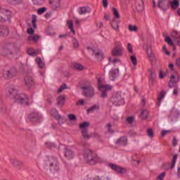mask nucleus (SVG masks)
<instances>
[{"label": "nucleus", "instance_id": "aec40b11", "mask_svg": "<svg viewBox=\"0 0 180 180\" xmlns=\"http://www.w3.org/2000/svg\"><path fill=\"white\" fill-rule=\"evenodd\" d=\"M163 37H165V41L169 44V46H171L172 47H175V44H174V41L171 39V37H168V34L167 32L162 33Z\"/></svg>", "mask_w": 180, "mask_h": 180}, {"label": "nucleus", "instance_id": "6e6552de", "mask_svg": "<svg viewBox=\"0 0 180 180\" xmlns=\"http://www.w3.org/2000/svg\"><path fill=\"white\" fill-rule=\"evenodd\" d=\"M87 50L88 51H91L93 56H95L96 58L99 61H102V60H103V52H102V51L94 49L91 46H88Z\"/></svg>", "mask_w": 180, "mask_h": 180}, {"label": "nucleus", "instance_id": "ddd939ff", "mask_svg": "<svg viewBox=\"0 0 180 180\" xmlns=\"http://www.w3.org/2000/svg\"><path fill=\"white\" fill-rule=\"evenodd\" d=\"M64 155L66 160H72L75 154L71 149L65 148L64 149Z\"/></svg>", "mask_w": 180, "mask_h": 180}, {"label": "nucleus", "instance_id": "9d476101", "mask_svg": "<svg viewBox=\"0 0 180 180\" xmlns=\"http://www.w3.org/2000/svg\"><path fill=\"white\" fill-rule=\"evenodd\" d=\"M108 167L112 169V171H115V172H117L118 174H124L126 173V169L124 167H120L119 165L116 164L110 163L108 165Z\"/></svg>", "mask_w": 180, "mask_h": 180}, {"label": "nucleus", "instance_id": "39448f33", "mask_svg": "<svg viewBox=\"0 0 180 180\" xmlns=\"http://www.w3.org/2000/svg\"><path fill=\"white\" fill-rule=\"evenodd\" d=\"M18 74V70L15 68H11L8 70L3 71V77L5 79H11L16 76Z\"/></svg>", "mask_w": 180, "mask_h": 180}, {"label": "nucleus", "instance_id": "a878e982", "mask_svg": "<svg viewBox=\"0 0 180 180\" xmlns=\"http://www.w3.org/2000/svg\"><path fill=\"white\" fill-rule=\"evenodd\" d=\"M60 0H53L51 1H49V4H51L52 9L56 10V9H58V8H60Z\"/></svg>", "mask_w": 180, "mask_h": 180}, {"label": "nucleus", "instance_id": "58836bf2", "mask_svg": "<svg viewBox=\"0 0 180 180\" xmlns=\"http://www.w3.org/2000/svg\"><path fill=\"white\" fill-rule=\"evenodd\" d=\"M73 67L75 70H78L79 71L84 70V66L79 63H74Z\"/></svg>", "mask_w": 180, "mask_h": 180}, {"label": "nucleus", "instance_id": "423d86ee", "mask_svg": "<svg viewBox=\"0 0 180 180\" xmlns=\"http://www.w3.org/2000/svg\"><path fill=\"white\" fill-rule=\"evenodd\" d=\"M15 102L18 103H20L21 105H26L29 106L30 104L29 103V96L25 94H20L15 98Z\"/></svg>", "mask_w": 180, "mask_h": 180}, {"label": "nucleus", "instance_id": "1a4fd4ad", "mask_svg": "<svg viewBox=\"0 0 180 180\" xmlns=\"http://www.w3.org/2000/svg\"><path fill=\"white\" fill-rule=\"evenodd\" d=\"M158 7L160 11L167 12L169 8V1H168V0H158Z\"/></svg>", "mask_w": 180, "mask_h": 180}, {"label": "nucleus", "instance_id": "13d9d810", "mask_svg": "<svg viewBox=\"0 0 180 180\" xmlns=\"http://www.w3.org/2000/svg\"><path fill=\"white\" fill-rule=\"evenodd\" d=\"M169 133H171V130H162L161 131V136L162 137H165V136H167Z\"/></svg>", "mask_w": 180, "mask_h": 180}, {"label": "nucleus", "instance_id": "72a5a7b5", "mask_svg": "<svg viewBox=\"0 0 180 180\" xmlns=\"http://www.w3.org/2000/svg\"><path fill=\"white\" fill-rule=\"evenodd\" d=\"M67 23L69 29L71 30V32L75 34V30H74V22L72 20H68Z\"/></svg>", "mask_w": 180, "mask_h": 180}, {"label": "nucleus", "instance_id": "a18cd8bd", "mask_svg": "<svg viewBox=\"0 0 180 180\" xmlns=\"http://www.w3.org/2000/svg\"><path fill=\"white\" fill-rule=\"evenodd\" d=\"M146 132L148 137H150V139H153V137H154V132L153 131V129L149 128L146 129Z\"/></svg>", "mask_w": 180, "mask_h": 180}, {"label": "nucleus", "instance_id": "2eb2a0df", "mask_svg": "<svg viewBox=\"0 0 180 180\" xmlns=\"http://www.w3.org/2000/svg\"><path fill=\"white\" fill-rule=\"evenodd\" d=\"M25 84L27 88H32L34 86V81L33 80V77L32 76H27L25 77Z\"/></svg>", "mask_w": 180, "mask_h": 180}, {"label": "nucleus", "instance_id": "4d7b16f0", "mask_svg": "<svg viewBox=\"0 0 180 180\" xmlns=\"http://www.w3.org/2000/svg\"><path fill=\"white\" fill-rule=\"evenodd\" d=\"M127 50L130 54H133V46H131V44L129 43L127 45Z\"/></svg>", "mask_w": 180, "mask_h": 180}, {"label": "nucleus", "instance_id": "49530a36", "mask_svg": "<svg viewBox=\"0 0 180 180\" xmlns=\"http://www.w3.org/2000/svg\"><path fill=\"white\" fill-rule=\"evenodd\" d=\"M164 96H165V91H161L160 93V94L158 96V101L159 102H161V101H162V98H164Z\"/></svg>", "mask_w": 180, "mask_h": 180}, {"label": "nucleus", "instance_id": "bf43d9fd", "mask_svg": "<svg viewBox=\"0 0 180 180\" xmlns=\"http://www.w3.org/2000/svg\"><path fill=\"white\" fill-rule=\"evenodd\" d=\"M96 109V105H94L89 108L87 109V113H91V112H94Z\"/></svg>", "mask_w": 180, "mask_h": 180}, {"label": "nucleus", "instance_id": "393cba45", "mask_svg": "<svg viewBox=\"0 0 180 180\" xmlns=\"http://www.w3.org/2000/svg\"><path fill=\"white\" fill-rule=\"evenodd\" d=\"M79 15H85L86 13H91V8L80 7L79 10Z\"/></svg>", "mask_w": 180, "mask_h": 180}, {"label": "nucleus", "instance_id": "412c9836", "mask_svg": "<svg viewBox=\"0 0 180 180\" xmlns=\"http://www.w3.org/2000/svg\"><path fill=\"white\" fill-rule=\"evenodd\" d=\"M91 86V82L89 80H83L80 83V89L82 90L87 89L88 88H90Z\"/></svg>", "mask_w": 180, "mask_h": 180}, {"label": "nucleus", "instance_id": "20e7f679", "mask_svg": "<svg viewBox=\"0 0 180 180\" xmlns=\"http://www.w3.org/2000/svg\"><path fill=\"white\" fill-rule=\"evenodd\" d=\"M16 51V47L13 44H6L3 46L1 54L3 56H12Z\"/></svg>", "mask_w": 180, "mask_h": 180}, {"label": "nucleus", "instance_id": "338daca9", "mask_svg": "<svg viewBox=\"0 0 180 180\" xmlns=\"http://www.w3.org/2000/svg\"><path fill=\"white\" fill-rule=\"evenodd\" d=\"M108 5H109V2H108V0H103V8H108Z\"/></svg>", "mask_w": 180, "mask_h": 180}, {"label": "nucleus", "instance_id": "5fc2aeb1", "mask_svg": "<svg viewBox=\"0 0 180 180\" xmlns=\"http://www.w3.org/2000/svg\"><path fill=\"white\" fill-rule=\"evenodd\" d=\"M46 11H47L46 7H42V8H40L38 9L37 13H38V15H41V14L44 13V12H46Z\"/></svg>", "mask_w": 180, "mask_h": 180}, {"label": "nucleus", "instance_id": "f3484780", "mask_svg": "<svg viewBox=\"0 0 180 180\" xmlns=\"http://www.w3.org/2000/svg\"><path fill=\"white\" fill-rule=\"evenodd\" d=\"M115 144H117L118 146H123L124 147H126L127 146V136H124L120 137L115 142Z\"/></svg>", "mask_w": 180, "mask_h": 180}, {"label": "nucleus", "instance_id": "b1692460", "mask_svg": "<svg viewBox=\"0 0 180 180\" xmlns=\"http://www.w3.org/2000/svg\"><path fill=\"white\" fill-rule=\"evenodd\" d=\"M110 25L113 29V30H115V32H119V21L116 20L115 18H114L112 22H110Z\"/></svg>", "mask_w": 180, "mask_h": 180}, {"label": "nucleus", "instance_id": "f257e3e1", "mask_svg": "<svg viewBox=\"0 0 180 180\" xmlns=\"http://www.w3.org/2000/svg\"><path fill=\"white\" fill-rule=\"evenodd\" d=\"M46 165L50 167V171L53 174H57L60 171V162L58 160L54 157H50L46 160H45Z\"/></svg>", "mask_w": 180, "mask_h": 180}, {"label": "nucleus", "instance_id": "6e6d98bb", "mask_svg": "<svg viewBox=\"0 0 180 180\" xmlns=\"http://www.w3.org/2000/svg\"><path fill=\"white\" fill-rule=\"evenodd\" d=\"M129 32H137V26L136 25H129Z\"/></svg>", "mask_w": 180, "mask_h": 180}, {"label": "nucleus", "instance_id": "f8f14e48", "mask_svg": "<svg viewBox=\"0 0 180 180\" xmlns=\"http://www.w3.org/2000/svg\"><path fill=\"white\" fill-rule=\"evenodd\" d=\"M112 54L114 57H120L123 55V48L115 46L112 49Z\"/></svg>", "mask_w": 180, "mask_h": 180}, {"label": "nucleus", "instance_id": "0e129e2a", "mask_svg": "<svg viewBox=\"0 0 180 180\" xmlns=\"http://www.w3.org/2000/svg\"><path fill=\"white\" fill-rule=\"evenodd\" d=\"M85 104V101L84 99L79 100L78 103H76L77 105H81L82 106H84Z\"/></svg>", "mask_w": 180, "mask_h": 180}, {"label": "nucleus", "instance_id": "052dcab7", "mask_svg": "<svg viewBox=\"0 0 180 180\" xmlns=\"http://www.w3.org/2000/svg\"><path fill=\"white\" fill-rule=\"evenodd\" d=\"M172 144L173 147H176V146L178 145V139H176V137L173 138Z\"/></svg>", "mask_w": 180, "mask_h": 180}, {"label": "nucleus", "instance_id": "bb28decb", "mask_svg": "<svg viewBox=\"0 0 180 180\" xmlns=\"http://www.w3.org/2000/svg\"><path fill=\"white\" fill-rule=\"evenodd\" d=\"M149 81L153 84L155 79V71L153 68L149 69Z\"/></svg>", "mask_w": 180, "mask_h": 180}, {"label": "nucleus", "instance_id": "603ef678", "mask_svg": "<svg viewBox=\"0 0 180 180\" xmlns=\"http://www.w3.org/2000/svg\"><path fill=\"white\" fill-rule=\"evenodd\" d=\"M53 100V96L49 95L46 99V101L48 102L49 105H51Z\"/></svg>", "mask_w": 180, "mask_h": 180}, {"label": "nucleus", "instance_id": "e2e57ef3", "mask_svg": "<svg viewBox=\"0 0 180 180\" xmlns=\"http://www.w3.org/2000/svg\"><path fill=\"white\" fill-rule=\"evenodd\" d=\"M127 122L128 123H133V122H134V117H128L127 118Z\"/></svg>", "mask_w": 180, "mask_h": 180}, {"label": "nucleus", "instance_id": "37998d69", "mask_svg": "<svg viewBox=\"0 0 180 180\" xmlns=\"http://www.w3.org/2000/svg\"><path fill=\"white\" fill-rule=\"evenodd\" d=\"M130 60L131 63L134 64V65H137V58L136 57V55L131 56Z\"/></svg>", "mask_w": 180, "mask_h": 180}, {"label": "nucleus", "instance_id": "680f3d73", "mask_svg": "<svg viewBox=\"0 0 180 180\" xmlns=\"http://www.w3.org/2000/svg\"><path fill=\"white\" fill-rule=\"evenodd\" d=\"M74 47H78L79 46V43L78 42L77 39H73L72 40Z\"/></svg>", "mask_w": 180, "mask_h": 180}, {"label": "nucleus", "instance_id": "7c9ffc66", "mask_svg": "<svg viewBox=\"0 0 180 180\" xmlns=\"http://www.w3.org/2000/svg\"><path fill=\"white\" fill-rule=\"evenodd\" d=\"M176 81H175V75H172V76L170 77V80L169 82V88H174V84H176Z\"/></svg>", "mask_w": 180, "mask_h": 180}, {"label": "nucleus", "instance_id": "2f4dec72", "mask_svg": "<svg viewBox=\"0 0 180 180\" xmlns=\"http://www.w3.org/2000/svg\"><path fill=\"white\" fill-rule=\"evenodd\" d=\"M139 116L143 120L147 119L148 117V110H143Z\"/></svg>", "mask_w": 180, "mask_h": 180}, {"label": "nucleus", "instance_id": "69168bd1", "mask_svg": "<svg viewBox=\"0 0 180 180\" xmlns=\"http://www.w3.org/2000/svg\"><path fill=\"white\" fill-rule=\"evenodd\" d=\"M27 33H28V34H33V33H34V30H33L32 27H30L27 29Z\"/></svg>", "mask_w": 180, "mask_h": 180}, {"label": "nucleus", "instance_id": "4c0bfd02", "mask_svg": "<svg viewBox=\"0 0 180 180\" xmlns=\"http://www.w3.org/2000/svg\"><path fill=\"white\" fill-rule=\"evenodd\" d=\"M32 26H33V27H34V29H37V25H36V21L37 20V16L36 15L33 14L32 15Z\"/></svg>", "mask_w": 180, "mask_h": 180}, {"label": "nucleus", "instance_id": "f704fd0d", "mask_svg": "<svg viewBox=\"0 0 180 180\" xmlns=\"http://www.w3.org/2000/svg\"><path fill=\"white\" fill-rule=\"evenodd\" d=\"M172 37L174 39V40H178L180 39V33L178 31L173 30L172 32Z\"/></svg>", "mask_w": 180, "mask_h": 180}, {"label": "nucleus", "instance_id": "ea45409f", "mask_svg": "<svg viewBox=\"0 0 180 180\" xmlns=\"http://www.w3.org/2000/svg\"><path fill=\"white\" fill-rule=\"evenodd\" d=\"M10 5H19L21 0H6Z\"/></svg>", "mask_w": 180, "mask_h": 180}, {"label": "nucleus", "instance_id": "09e8293b", "mask_svg": "<svg viewBox=\"0 0 180 180\" xmlns=\"http://www.w3.org/2000/svg\"><path fill=\"white\" fill-rule=\"evenodd\" d=\"M34 5H43L44 0H32Z\"/></svg>", "mask_w": 180, "mask_h": 180}, {"label": "nucleus", "instance_id": "dca6fc26", "mask_svg": "<svg viewBox=\"0 0 180 180\" xmlns=\"http://www.w3.org/2000/svg\"><path fill=\"white\" fill-rule=\"evenodd\" d=\"M109 77L111 81H115L119 77V69H112L109 72Z\"/></svg>", "mask_w": 180, "mask_h": 180}, {"label": "nucleus", "instance_id": "774afa93", "mask_svg": "<svg viewBox=\"0 0 180 180\" xmlns=\"http://www.w3.org/2000/svg\"><path fill=\"white\" fill-rule=\"evenodd\" d=\"M174 65L173 63H170L169 65V68L170 69L171 72H175V70L174 69Z\"/></svg>", "mask_w": 180, "mask_h": 180}, {"label": "nucleus", "instance_id": "5701e85b", "mask_svg": "<svg viewBox=\"0 0 180 180\" xmlns=\"http://www.w3.org/2000/svg\"><path fill=\"white\" fill-rule=\"evenodd\" d=\"M146 54L150 61H153V60H154V53H153V49H151L150 46H147Z\"/></svg>", "mask_w": 180, "mask_h": 180}, {"label": "nucleus", "instance_id": "f03ea898", "mask_svg": "<svg viewBox=\"0 0 180 180\" xmlns=\"http://www.w3.org/2000/svg\"><path fill=\"white\" fill-rule=\"evenodd\" d=\"M84 157L89 165H95L98 161V155L91 149L84 150Z\"/></svg>", "mask_w": 180, "mask_h": 180}, {"label": "nucleus", "instance_id": "864d4df0", "mask_svg": "<svg viewBox=\"0 0 180 180\" xmlns=\"http://www.w3.org/2000/svg\"><path fill=\"white\" fill-rule=\"evenodd\" d=\"M68 86L65 84H63V86H60V87L58 89V92L60 94L64 91V89H67Z\"/></svg>", "mask_w": 180, "mask_h": 180}, {"label": "nucleus", "instance_id": "4be33fe9", "mask_svg": "<svg viewBox=\"0 0 180 180\" xmlns=\"http://www.w3.org/2000/svg\"><path fill=\"white\" fill-rule=\"evenodd\" d=\"M1 36H8L9 34V29L5 25L0 26Z\"/></svg>", "mask_w": 180, "mask_h": 180}, {"label": "nucleus", "instance_id": "c03bdc74", "mask_svg": "<svg viewBox=\"0 0 180 180\" xmlns=\"http://www.w3.org/2000/svg\"><path fill=\"white\" fill-rule=\"evenodd\" d=\"M165 175H167V173L165 172H163L158 176L156 179L157 180H164V179L165 178Z\"/></svg>", "mask_w": 180, "mask_h": 180}, {"label": "nucleus", "instance_id": "7ed1b4c3", "mask_svg": "<svg viewBox=\"0 0 180 180\" xmlns=\"http://www.w3.org/2000/svg\"><path fill=\"white\" fill-rule=\"evenodd\" d=\"M90 124L88 122H84L79 124V129L82 130V136L84 140H89L91 137V134H89V131L88 130L87 127H89Z\"/></svg>", "mask_w": 180, "mask_h": 180}, {"label": "nucleus", "instance_id": "de8ad7c7", "mask_svg": "<svg viewBox=\"0 0 180 180\" xmlns=\"http://www.w3.org/2000/svg\"><path fill=\"white\" fill-rule=\"evenodd\" d=\"M68 117L70 120H71V122H74V121L77 120V115H75L74 114H69L68 115Z\"/></svg>", "mask_w": 180, "mask_h": 180}, {"label": "nucleus", "instance_id": "79ce46f5", "mask_svg": "<svg viewBox=\"0 0 180 180\" xmlns=\"http://www.w3.org/2000/svg\"><path fill=\"white\" fill-rule=\"evenodd\" d=\"M45 146L48 148H54L56 147V143L53 142H45Z\"/></svg>", "mask_w": 180, "mask_h": 180}, {"label": "nucleus", "instance_id": "473e14b6", "mask_svg": "<svg viewBox=\"0 0 180 180\" xmlns=\"http://www.w3.org/2000/svg\"><path fill=\"white\" fill-rule=\"evenodd\" d=\"M178 158V155L175 154L173 156V158L172 160V164L170 165V169H174L175 168V164H176V160Z\"/></svg>", "mask_w": 180, "mask_h": 180}, {"label": "nucleus", "instance_id": "c85d7f7f", "mask_svg": "<svg viewBox=\"0 0 180 180\" xmlns=\"http://www.w3.org/2000/svg\"><path fill=\"white\" fill-rule=\"evenodd\" d=\"M170 6L172 9H178V8L179 7V1L173 0L170 1Z\"/></svg>", "mask_w": 180, "mask_h": 180}, {"label": "nucleus", "instance_id": "cd10ccee", "mask_svg": "<svg viewBox=\"0 0 180 180\" xmlns=\"http://www.w3.org/2000/svg\"><path fill=\"white\" fill-rule=\"evenodd\" d=\"M56 101L57 105H58V106H63L64 103H65V97H64V96H60L58 97Z\"/></svg>", "mask_w": 180, "mask_h": 180}, {"label": "nucleus", "instance_id": "c9c22d12", "mask_svg": "<svg viewBox=\"0 0 180 180\" xmlns=\"http://www.w3.org/2000/svg\"><path fill=\"white\" fill-rule=\"evenodd\" d=\"M112 15L115 19L120 18V14H119V11L115 7L112 8Z\"/></svg>", "mask_w": 180, "mask_h": 180}, {"label": "nucleus", "instance_id": "9b49d317", "mask_svg": "<svg viewBox=\"0 0 180 180\" xmlns=\"http://www.w3.org/2000/svg\"><path fill=\"white\" fill-rule=\"evenodd\" d=\"M82 95L86 96V98H94L95 96V89H94V87L92 86H90L86 89H84L82 91Z\"/></svg>", "mask_w": 180, "mask_h": 180}, {"label": "nucleus", "instance_id": "a19ab883", "mask_svg": "<svg viewBox=\"0 0 180 180\" xmlns=\"http://www.w3.org/2000/svg\"><path fill=\"white\" fill-rule=\"evenodd\" d=\"M27 54L29 56H32V57H36V56H37V53H36V51H34V49H29L27 50Z\"/></svg>", "mask_w": 180, "mask_h": 180}, {"label": "nucleus", "instance_id": "0eeeda50", "mask_svg": "<svg viewBox=\"0 0 180 180\" xmlns=\"http://www.w3.org/2000/svg\"><path fill=\"white\" fill-rule=\"evenodd\" d=\"M7 91L8 96L12 98V99H16L18 98V89H16V87L13 85V84H9L7 87Z\"/></svg>", "mask_w": 180, "mask_h": 180}, {"label": "nucleus", "instance_id": "e433bc0d", "mask_svg": "<svg viewBox=\"0 0 180 180\" xmlns=\"http://www.w3.org/2000/svg\"><path fill=\"white\" fill-rule=\"evenodd\" d=\"M35 61L37 64H38L39 68H44V63H43V60H41V58H37L35 59Z\"/></svg>", "mask_w": 180, "mask_h": 180}, {"label": "nucleus", "instance_id": "6ab92c4d", "mask_svg": "<svg viewBox=\"0 0 180 180\" xmlns=\"http://www.w3.org/2000/svg\"><path fill=\"white\" fill-rule=\"evenodd\" d=\"M136 8L137 12L139 13H141V12L144 11V3L143 2V0H138L136 1Z\"/></svg>", "mask_w": 180, "mask_h": 180}, {"label": "nucleus", "instance_id": "c756f323", "mask_svg": "<svg viewBox=\"0 0 180 180\" xmlns=\"http://www.w3.org/2000/svg\"><path fill=\"white\" fill-rule=\"evenodd\" d=\"M98 89H103V91H105L106 92H108V91L112 90V86L108 84L99 85Z\"/></svg>", "mask_w": 180, "mask_h": 180}, {"label": "nucleus", "instance_id": "3c124183", "mask_svg": "<svg viewBox=\"0 0 180 180\" xmlns=\"http://www.w3.org/2000/svg\"><path fill=\"white\" fill-rule=\"evenodd\" d=\"M98 90L101 92V98H106L108 96V91L102 89H98Z\"/></svg>", "mask_w": 180, "mask_h": 180}, {"label": "nucleus", "instance_id": "4468645a", "mask_svg": "<svg viewBox=\"0 0 180 180\" xmlns=\"http://www.w3.org/2000/svg\"><path fill=\"white\" fill-rule=\"evenodd\" d=\"M28 119H30L31 122H40L41 115H39V112H32L29 115Z\"/></svg>", "mask_w": 180, "mask_h": 180}, {"label": "nucleus", "instance_id": "a211bd4d", "mask_svg": "<svg viewBox=\"0 0 180 180\" xmlns=\"http://www.w3.org/2000/svg\"><path fill=\"white\" fill-rule=\"evenodd\" d=\"M11 162L12 165H13V167H15V168H17V169H19V170H20L22 169V167L25 165V163H23L22 161L18 160L12 159L11 160Z\"/></svg>", "mask_w": 180, "mask_h": 180}, {"label": "nucleus", "instance_id": "8fccbe9b", "mask_svg": "<svg viewBox=\"0 0 180 180\" xmlns=\"http://www.w3.org/2000/svg\"><path fill=\"white\" fill-rule=\"evenodd\" d=\"M6 20H9V17L8 15H0V22H6Z\"/></svg>", "mask_w": 180, "mask_h": 180}]
</instances>
